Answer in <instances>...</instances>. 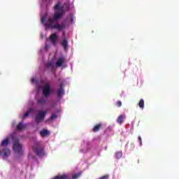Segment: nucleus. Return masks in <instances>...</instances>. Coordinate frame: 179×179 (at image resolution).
I'll return each mask as SVG.
<instances>
[{
    "label": "nucleus",
    "mask_w": 179,
    "mask_h": 179,
    "mask_svg": "<svg viewBox=\"0 0 179 179\" xmlns=\"http://www.w3.org/2000/svg\"><path fill=\"white\" fill-rule=\"evenodd\" d=\"M55 13L53 16L49 17L48 20H47V17H42L41 19V22L45 27L48 29H51L52 30H57V31H62V30H65L66 29V24L65 22H62L59 24L60 19L64 17V10H62V7H61V2L58 1L57 4L54 6Z\"/></svg>",
    "instance_id": "f257e3e1"
},
{
    "label": "nucleus",
    "mask_w": 179,
    "mask_h": 179,
    "mask_svg": "<svg viewBox=\"0 0 179 179\" xmlns=\"http://www.w3.org/2000/svg\"><path fill=\"white\" fill-rule=\"evenodd\" d=\"M42 92L43 96L37 99V103L38 104H39V106H43V104H45L47 101L45 99L50 97L51 93L52 92L51 91V85H50V83H48L44 85Z\"/></svg>",
    "instance_id": "f03ea898"
},
{
    "label": "nucleus",
    "mask_w": 179,
    "mask_h": 179,
    "mask_svg": "<svg viewBox=\"0 0 179 179\" xmlns=\"http://www.w3.org/2000/svg\"><path fill=\"white\" fill-rule=\"evenodd\" d=\"M46 115H47L46 110H38V113L36 114L34 118L35 122L36 124H40L41 121H43Z\"/></svg>",
    "instance_id": "7ed1b4c3"
},
{
    "label": "nucleus",
    "mask_w": 179,
    "mask_h": 179,
    "mask_svg": "<svg viewBox=\"0 0 179 179\" xmlns=\"http://www.w3.org/2000/svg\"><path fill=\"white\" fill-rule=\"evenodd\" d=\"M13 149L17 155H23V150H22V144L19 143V139H15L13 145Z\"/></svg>",
    "instance_id": "20e7f679"
},
{
    "label": "nucleus",
    "mask_w": 179,
    "mask_h": 179,
    "mask_svg": "<svg viewBox=\"0 0 179 179\" xmlns=\"http://www.w3.org/2000/svg\"><path fill=\"white\" fill-rule=\"evenodd\" d=\"M33 151L34 153H35L36 156H39V157L44 156V148H43V147L40 146L39 145H34Z\"/></svg>",
    "instance_id": "39448f33"
},
{
    "label": "nucleus",
    "mask_w": 179,
    "mask_h": 179,
    "mask_svg": "<svg viewBox=\"0 0 179 179\" xmlns=\"http://www.w3.org/2000/svg\"><path fill=\"white\" fill-rule=\"evenodd\" d=\"M49 40L51 41L52 45H57V41H58V35L54 33L49 36Z\"/></svg>",
    "instance_id": "423d86ee"
},
{
    "label": "nucleus",
    "mask_w": 179,
    "mask_h": 179,
    "mask_svg": "<svg viewBox=\"0 0 179 179\" xmlns=\"http://www.w3.org/2000/svg\"><path fill=\"white\" fill-rule=\"evenodd\" d=\"M0 155L3 157V159H7L9 155H10V150L8 148H3L0 151Z\"/></svg>",
    "instance_id": "0eeeda50"
},
{
    "label": "nucleus",
    "mask_w": 179,
    "mask_h": 179,
    "mask_svg": "<svg viewBox=\"0 0 179 179\" xmlns=\"http://www.w3.org/2000/svg\"><path fill=\"white\" fill-rule=\"evenodd\" d=\"M65 94V92L64 91V83H61L59 85V88L57 91V96L58 97H62Z\"/></svg>",
    "instance_id": "6e6552de"
},
{
    "label": "nucleus",
    "mask_w": 179,
    "mask_h": 179,
    "mask_svg": "<svg viewBox=\"0 0 179 179\" xmlns=\"http://www.w3.org/2000/svg\"><path fill=\"white\" fill-rule=\"evenodd\" d=\"M103 127V123L99 122L96 124H95L94 126V127L92 128V132H99V131H100V129H101Z\"/></svg>",
    "instance_id": "1a4fd4ad"
},
{
    "label": "nucleus",
    "mask_w": 179,
    "mask_h": 179,
    "mask_svg": "<svg viewBox=\"0 0 179 179\" xmlns=\"http://www.w3.org/2000/svg\"><path fill=\"white\" fill-rule=\"evenodd\" d=\"M124 120H125V115H120L118 116L116 121L117 124H120V125H122V122H124Z\"/></svg>",
    "instance_id": "9d476101"
},
{
    "label": "nucleus",
    "mask_w": 179,
    "mask_h": 179,
    "mask_svg": "<svg viewBox=\"0 0 179 179\" xmlns=\"http://www.w3.org/2000/svg\"><path fill=\"white\" fill-rule=\"evenodd\" d=\"M64 62H65L64 57H59L56 62V66H62V64H64Z\"/></svg>",
    "instance_id": "9b49d317"
},
{
    "label": "nucleus",
    "mask_w": 179,
    "mask_h": 179,
    "mask_svg": "<svg viewBox=\"0 0 179 179\" xmlns=\"http://www.w3.org/2000/svg\"><path fill=\"white\" fill-rule=\"evenodd\" d=\"M53 179H71L69 175L63 174L55 176Z\"/></svg>",
    "instance_id": "f8f14e48"
},
{
    "label": "nucleus",
    "mask_w": 179,
    "mask_h": 179,
    "mask_svg": "<svg viewBox=\"0 0 179 179\" xmlns=\"http://www.w3.org/2000/svg\"><path fill=\"white\" fill-rule=\"evenodd\" d=\"M61 45L64 47V50L68 49V40L66 38H64L61 42Z\"/></svg>",
    "instance_id": "ddd939ff"
},
{
    "label": "nucleus",
    "mask_w": 179,
    "mask_h": 179,
    "mask_svg": "<svg viewBox=\"0 0 179 179\" xmlns=\"http://www.w3.org/2000/svg\"><path fill=\"white\" fill-rule=\"evenodd\" d=\"M40 134H41V136L44 138L45 136H48V135H50V131H48V130L47 129H43L40 132Z\"/></svg>",
    "instance_id": "4468645a"
},
{
    "label": "nucleus",
    "mask_w": 179,
    "mask_h": 179,
    "mask_svg": "<svg viewBox=\"0 0 179 179\" xmlns=\"http://www.w3.org/2000/svg\"><path fill=\"white\" fill-rule=\"evenodd\" d=\"M8 145H9V138H7L2 141L1 146H3L4 148H6V146H8Z\"/></svg>",
    "instance_id": "2eb2a0df"
},
{
    "label": "nucleus",
    "mask_w": 179,
    "mask_h": 179,
    "mask_svg": "<svg viewBox=\"0 0 179 179\" xmlns=\"http://www.w3.org/2000/svg\"><path fill=\"white\" fill-rule=\"evenodd\" d=\"M138 107L141 108V110H143L145 108V101L143 99H141L138 102Z\"/></svg>",
    "instance_id": "dca6fc26"
},
{
    "label": "nucleus",
    "mask_w": 179,
    "mask_h": 179,
    "mask_svg": "<svg viewBox=\"0 0 179 179\" xmlns=\"http://www.w3.org/2000/svg\"><path fill=\"white\" fill-rule=\"evenodd\" d=\"M32 111H34V108H30L24 114V118H26V117H29L30 115V113Z\"/></svg>",
    "instance_id": "f3484780"
},
{
    "label": "nucleus",
    "mask_w": 179,
    "mask_h": 179,
    "mask_svg": "<svg viewBox=\"0 0 179 179\" xmlns=\"http://www.w3.org/2000/svg\"><path fill=\"white\" fill-rule=\"evenodd\" d=\"M24 128V126H23V122H20L16 127L17 131H22Z\"/></svg>",
    "instance_id": "a211bd4d"
},
{
    "label": "nucleus",
    "mask_w": 179,
    "mask_h": 179,
    "mask_svg": "<svg viewBox=\"0 0 179 179\" xmlns=\"http://www.w3.org/2000/svg\"><path fill=\"white\" fill-rule=\"evenodd\" d=\"M82 176V172H78L77 173H74L72 176V179H78L80 178V176Z\"/></svg>",
    "instance_id": "6ab92c4d"
},
{
    "label": "nucleus",
    "mask_w": 179,
    "mask_h": 179,
    "mask_svg": "<svg viewBox=\"0 0 179 179\" xmlns=\"http://www.w3.org/2000/svg\"><path fill=\"white\" fill-rule=\"evenodd\" d=\"M115 156L117 159H121L122 157V152L121 151L116 152Z\"/></svg>",
    "instance_id": "aec40b11"
},
{
    "label": "nucleus",
    "mask_w": 179,
    "mask_h": 179,
    "mask_svg": "<svg viewBox=\"0 0 179 179\" xmlns=\"http://www.w3.org/2000/svg\"><path fill=\"white\" fill-rule=\"evenodd\" d=\"M50 67L52 68H52H54V65H52V62H49L46 64V68H50Z\"/></svg>",
    "instance_id": "412c9836"
},
{
    "label": "nucleus",
    "mask_w": 179,
    "mask_h": 179,
    "mask_svg": "<svg viewBox=\"0 0 179 179\" xmlns=\"http://www.w3.org/2000/svg\"><path fill=\"white\" fill-rule=\"evenodd\" d=\"M57 114L53 113V114H52L51 116L50 117V120H55V119H57Z\"/></svg>",
    "instance_id": "4be33fe9"
},
{
    "label": "nucleus",
    "mask_w": 179,
    "mask_h": 179,
    "mask_svg": "<svg viewBox=\"0 0 179 179\" xmlns=\"http://www.w3.org/2000/svg\"><path fill=\"white\" fill-rule=\"evenodd\" d=\"M67 20H69L71 23H72V22H73V17H72V15H68Z\"/></svg>",
    "instance_id": "5701e85b"
},
{
    "label": "nucleus",
    "mask_w": 179,
    "mask_h": 179,
    "mask_svg": "<svg viewBox=\"0 0 179 179\" xmlns=\"http://www.w3.org/2000/svg\"><path fill=\"white\" fill-rule=\"evenodd\" d=\"M116 106L117 107H121V106H122V102H121V101H117L116 102Z\"/></svg>",
    "instance_id": "b1692460"
},
{
    "label": "nucleus",
    "mask_w": 179,
    "mask_h": 179,
    "mask_svg": "<svg viewBox=\"0 0 179 179\" xmlns=\"http://www.w3.org/2000/svg\"><path fill=\"white\" fill-rule=\"evenodd\" d=\"M138 141L140 142V145L142 146V137L141 136H138Z\"/></svg>",
    "instance_id": "393cba45"
},
{
    "label": "nucleus",
    "mask_w": 179,
    "mask_h": 179,
    "mask_svg": "<svg viewBox=\"0 0 179 179\" xmlns=\"http://www.w3.org/2000/svg\"><path fill=\"white\" fill-rule=\"evenodd\" d=\"M45 50H49L50 49V45H45Z\"/></svg>",
    "instance_id": "a878e982"
},
{
    "label": "nucleus",
    "mask_w": 179,
    "mask_h": 179,
    "mask_svg": "<svg viewBox=\"0 0 179 179\" xmlns=\"http://www.w3.org/2000/svg\"><path fill=\"white\" fill-rule=\"evenodd\" d=\"M64 22H66V20H64Z\"/></svg>",
    "instance_id": "bb28decb"
}]
</instances>
